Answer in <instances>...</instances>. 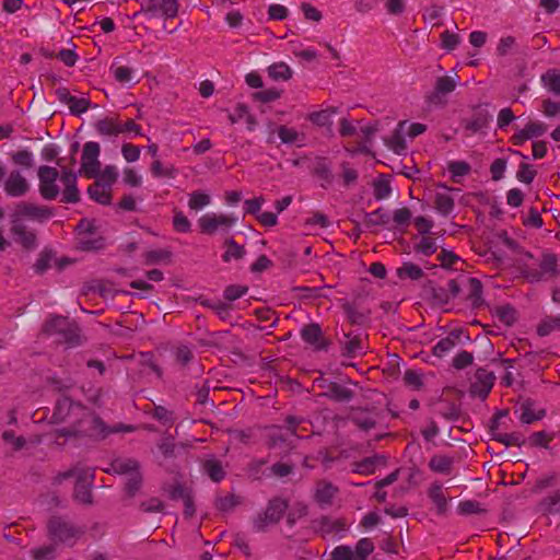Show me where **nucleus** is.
I'll list each match as a JSON object with an SVG mask.
<instances>
[{
  "label": "nucleus",
  "instance_id": "f257e3e1",
  "mask_svg": "<svg viewBox=\"0 0 560 560\" xmlns=\"http://www.w3.org/2000/svg\"><path fill=\"white\" fill-rule=\"evenodd\" d=\"M39 179V192L44 199L54 200L62 192V201L77 202L80 191L77 187V175L70 171H63L59 175L55 167L40 166L37 172Z\"/></svg>",
  "mask_w": 560,
  "mask_h": 560
},
{
  "label": "nucleus",
  "instance_id": "f03ea898",
  "mask_svg": "<svg viewBox=\"0 0 560 560\" xmlns=\"http://www.w3.org/2000/svg\"><path fill=\"white\" fill-rule=\"evenodd\" d=\"M117 177V167L115 165H106L100 175L93 177L95 182L88 188L90 198L100 205H109L113 199V186Z\"/></svg>",
  "mask_w": 560,
  "mask_h": 560
},
{
  "label": "nucleus",
  "instance_id": "7ed1b4c3",
  "mask_svg": "<svg viewBox=\"0 0 560 560\" xmlns=\"http://www.w3.org/2000/svg\"><path fill=\"white\" fill-rule=\"evenodd\" d=\"M236 223L232 214L208 212L198 219V226L201 233L213 235L219 232H229Z\"/></svg>",
  "mask_w": 560,
  "mask_h": 560
},
{
  "label": "nucleus",
  "instance_id": "20e7f679",
  "mask_svg": "<svg viewBox=\"0 0 560 560\" xmlns=\"http://www.w3.org/2000/svg\"><path fill=\"white\" fill-rule=\"evenodd\" d=\"M100 153L101 147L97 142L89 141L83 145L80 173L86 178H93L101 174Z\"/></svg>",
  "mask_w": 560,
  "mask_h": 560
},
{
  "label": "nucleus",
  "instance_id": "39448f33",
  "mask_svg": "<svg viewBox=\"0 0 560 560\" xmlns=\"http://www.w3.org/2000/svg\"><path fill=\"white\" fill-rule=\"evenodd\" d=\"M374 550V544L370 538H361L355 548L338 546L331 552L332 560H365Z\"/></svg>",
  "mask_w": 560,
  "mask_h": 560
},
{
  "label": "nucleus",
  "instance_id": "423d86ee",
  "mask_svg": "<svg viewBox=\"0 0 560 560\" xmlns=\"http://www.w3.org/2000/svg\"><path fill=\"white\" fill-rule=\"evenodd\" d=\"M78 416H86V421H91L95 424V427L101 425L98 420L92 418L88 415L86 410L79 404H73L69 399L65 398L60 400L56 407V411L54 413V418L59 421H63L67 418L73 419Z\"/></svg>",
  "mask_w": 560,
  "mask_h": 560
},
{
  "label": "nucleus",
  "instance_id": "0eeeda50",
  "mask_svg": "<svg viewBox=\"0 0 560 560\" xmlns=\"http://www.w3.org/2000/svg\"><path fill=\"white\" fill-rule=\"evenodd\" d=\"M547 130V126L541 121H530L523 129L513 135L511 141L514 145H522L532 138L542 136Z\"/></svg>",
  "mask_w": 560,
  "mask_h": 560
},
{
  "label": "nucleus",
  "instance_id": "6e6552de",
  "mask_svg": "<svg viewBox=\"0 0 560 560\" xmlns=\"http://www.w3.org/2000/svg\"><path fill=\"white\" fill-rule=\"evenodd\" d=\"M28 188L26 178L18 171L11 172L4 182V190L11 197L23 196Z\"/></svg>",
  "mask_w": 560,
  "mask_h": 560
},
{
  "label": "nucleus",
  "instance_id": "1a4fd4ad",
  "mask_svg": "<svg viewBox=\"0 0 560 560\" xmlns=\"http://www.w3.org/2000/svg\"><path fill=\"white\" fill-rule=\"evenodd\" d=\"M49 533L54 539L71 542L78 532L68 523L59 518H54L49 522Z\"/></svg>",
  "mask_w": 560,
  "mask_h": 560
},
{
  "label": "nucleus",
  "instance_id": "9d476101",
  "mask_svg": "<svg viewBox=\"0 0 560 560\" xmlns=\"http://www.w3.org/2000/svg\"><path fill=\"white\" fill-rule=\"evenodd\" d=\"M67 476H75L77 478L75 498L82 503H90L91 491L86 486L91 483L93 475L89 470L83 471L81 475L73 470L68 472Z\"/></svg>",
  "mask_w": 560,
  "mask_h": 560
},
{
  "label": "nucleus",
  "instance_id": "9b49d317",
  "mask_svg": "<svg viewBox=\"0 0 560 560\" xmlns=\"http://www.w3.org/2000/svg\"><path fill=\"white\" fill-rule=\"evenodd\" d=\"M339 113L338 106L326 105L318 110L308 114V120L313 124L324 127L332 122V118Z\"/></svg>",
  "mask_w": 560,
  "mask_h": 560
},
{
  "label": "nucleus",
  "instance_id": "f8f14e48",
  "mask_svg": "<svg viewBox=\"0 0 560 560\" xmlns=\"http://www.w3.org/2000/svg\"><path fill=\"white\" fill-rule=\"evenodd\" d=\"M100 136L110 137L121 135L120 120L117 117H105L94 124Z\"/></svg>",
  "mask_w": 560,
  "mask_h": 560
},
{
  "label": "nucleus",
  "instance_id": "ddd939ff",
  "mask_svg": "<svg viewBox=\"0 0 560 560\" xmlns=\"http://www.w3.org/2000/svg\"><path fill=\"white\" fill-rule=\"evenodd\" d=\"M521 409H522V413H521L520 419L522 422L527 423V424L542 419L546 415L545 409L539 408L533 401H525L522 405Z\"/></svg>",
  "mask_w": 560,
  "mask_h": 560
},
{
  "label": "nucleus",
  "instance_id": "4468645a",
  "mask_svg": "<svg viewBox=\"0 0 560 560\" xmlns=\"http://www.w3.org/2000/svg\"><path fill=\"white\" fill-rule=\"evenodd\" d=\"M211 195L203 190H195L189 194L188 207L192 211H200L211 203Z\"/></svg>",
  "mask_w": 560,
  "mask_h": 560
},
{
  "label": "nucleus",
  "instance_id": "2eb2a0df",
  "mask_svg": "<svg viewBox=\"0 0 560 560\" xmlns=\"http://www.w3.org/2000/svg\"><path fill=\"white\" fill-rule=\"evenodd\" d=\"M278 136H279L281 142L285 143V144L302 145L304 142V139H305L303 133L299 132L294 128L287 127V126L279 127Z\"/></svg>",
  "mask_w": 560,
  "mask_h": 560
},
{
  "label": "nucleus",
  "instance_id": "dca6fc26",
  "mask_svg": "<svg viewBox=\"0 0 560 560\" xmlns=\"http://www.w3.org/2000/svg\"><path fill=\"white\" fill-rule=\"evenodd\" d=\"M12 232L15 235L16 242H19L25 248H33L36 244V236L33 232L27 231L20 223H15L12 228Z\"/></svg>",
  "mask_w": 560,
  "mask_h": 560
},
{
  "label": "nucleus",
  "instance_id": "f3484780",
  "mask_svg": "<svg viewBox=\"0 0 560 560\" xmlns=\"http://www.w3.org/2000/svg\"><path fill=\"white\" fill-rule=\"evenodd\" d=\"M49 211L46 208L37 207L30 203L20 205L16 209L18 217H26L31 219H45L49 217Z\"/></svg>",
  "mask_w": 560,
  "mask_h": 560
},
{
  "label": "nucleus",
  "instance_id": "a211bd4d",
  "mask_svg": "<svg viewBox=\"0 0 560 560\" xmlns=\"http://www.w3.org/2000/svg\"><path fill=\"white\" fill-rule=\"evenodd\" d=\"M224 246H225V252L222 255V259L224 262L240 260L245 255L244 247L236 244V242L233 238H228L224 243Z\"/></svg>",
  "mask_w": 560,
  "mask_h": 560
},
{
  "label": "nucleus",
  "instance_id": "6ab92c4d",
  "mask_svg": "<svg viewBox=\"0 0 560 560\" xmlns=\"http://www.w3.org/2000/svg\"><path fill=\"white\" fill-rule=\"evenodd\" d=\"M337 492V488L326 481H320L316 486L315 499L320 504H328Z\"/></svg>",
  "mask_w": 560,
  "mask_h": 560
},
{
  "label": "nucleus",
  "instance_id": "aec40b11",
  "mask_svg": "<svg viewBox=\"0 0 560 560\" xmlns=\"http://www.w3.org/2000/svg\"><path fill=\"white\" fill-rule=\"evenodd\" d=\"M541 83L547 91L560 95V72L558 70L550 69L544 73Z\"/></svg>",
  "mask_w": 560,
  "mask_h": 560
},
{
  "label": "nucleus",
  "instance_id": "412c9836",
  "mask_svg": "<svg viewBox=\"0 0 560 560\" xmlns=\"http://www.w3.org/2000/svg\"><path fill=\"white\" fill-rule=\"evenodd\" d=\"M447 170L455 183H460L462 178L469 175L471 167L465 161H451L447 163Z\"/></svg>",
  "mask_w": 560,
  "mask_h": 560
},
{
  "label": "nucleus",
  "instance_id": "4be33fe9",
  "mask_svg": "<svg viewBox=\"0 0 560 560\" xmlns=\"http://www.w3.org/2000/svg\"><path fill=\"white\" fill-rule=\"evenodd\" d=\"M267 72L275 81H288L292 77V70L285 62H276L269 66Z\"/></svg>",
  "mask_w": 560,
  "mask_h": 560
},
{
  "label": "nucleus",
  "instance_id": "5701e85b",
  "mask_svg": "<svg viewBox=\"0 0 560 560\" xmlns=\"http://www.w3.org/2000/svg\"><path fill=\"white\" fill-rule=\"evenodd\" d=\"M285 508H287V504L284 501H282L280 499H275V500L270 501V503L266 510V517L270 522H277L278 520H280V517L284 513Z\"/></svg>",
  "mask_w": 560,
  "mask_h": 560
},
{
  "label": "nucleus",
  "instance_id": "b1692460",
  "mask_svg": "<svg viewBox=\"0 0 560 560\" xmlns=\"http://www.w3.org/2000/svg\"><path fill=\"white\" fill-rule=\"evenodd\" d=\"M122 183L132 188H138L143 183L142 175L133 167H125L122 171Z\"/></svg>",
  "mask_w": 560,
  "mask_h": 560
},
{
  "label": "nucleus",
  "instance_id": "393cba45",
  "mask_svg": "<svg viewBox=\"0 0 560 560\" xmlns=\"http://www.w3.org/2000/svg\"><path fill=\"white\" fill-rule=\"evenodd\" d=\"M206 474L215 482L224 478V470L221 464L215 459H208L203 464Z\"/></svg>",
  "mask_w": 560,
  "mask_h": 560
},
{
  "label": "nucleus",
  "instance_id": "a878e982",
  "mask_svg": "<svg viewBox=\"0 0 560 560\" xmlns=\"http://www.w3.org/2000/svg\"><path fill=\"white\" fill-rule=\"evenodd\" d=\"M427 130V126L420 122L408 124L401 121L398 124V132L405 133L410 138H416Z\"/></svg>",
  "mask_w": 560,
  "mask_h": 560
},
{
  "label": "nucleus",
  "instance_id": "bb28decb",
  "mask_svg": "<svg viewBox=\"0 0 560 560\" xmlns=\"http://www.w3.org/2000/svg\"><path fill=\"white\" fill-rule=\"evenodd\" d=\"M457 80L455 77L444 75L440 77L435 83L436 94H448L455 90Z\"/></svg>",
  "mask_w": 560,
  "mask_h": 560
},
{
  "label": "nucleus",
  "instance_id": "cd10ccee",
  "mask_svg": "<svg viewBox=\"0 0 560 560\" xmlns=\"http://www.w3.org/2000/svg\"><path fill=\"white\" fill-rule=\"evenodd\" d=\"M435 208L442 214H448L454 208V200L447 192L435 195Z\"/></svg>",
  "mask_w": 560,
  "mask_h": 560
},
{
  "label": "nucleus",
  "instance_id": "c85d7f7f",
  "mask_svg": "<svg viewBox=\"0 0 560 560\" xmlns=\"http://www.w3.org/2000/svg\"><path fill=\"white\" fill-rule=\"evenodd\" d=\"M171 258V253L167 249H152L145 253L144 262L147 265H155L166 262Z\"/></svg>",
  "mask_w": 560,
  "mask_h": 560
},
{
  "label": "nucleus",
  "instance_id": "c756f323",
  "mask_svg": "<svg viewBox=\"0 0 560 560\" xmlns=\"http://www.w3.org/2000/svg\"><path fill=\"white\" fill-rule=\"evenodd\" d=\"M397 273L401 279L409 278L412 280L420 279L423 275L421 268L412 262H405L398 268Z\"/></svg>",
  "mask_w": 560,
  "mask_h": 560
},
{
  "label": "nucleus",
  "instance_id": "7c9ffc66",
  "mask_svg": "<svg viewBox=\"0 0 560 560\" xmlns=\"http://www.w3.org/2000/svg\"><path fill=\"white\" fill-rule=\"evenodd\" d=\"M456 338L457 337L455 336H447L446 338L441 339L433 348L434 355L443 357L450 352L455 347Z\"/></svg>",
  "mask_w": 560,
  "mask_h": 560
},
{
  "label": "nucleus",
  "instance_id": "2f4dec72",
  "mask_svg": "<svg viewBox=\"0 0 560 560\" xmlns=\"http://www.w3.org/2000/svg\"><path fill=\"white\" fill-rule=\"evenodd\" d=\"M69 327V322L66 317H52L46 324V330L49 334H65V329Z\"/></svg>",
  "mask_w": 560,
  "mask_h": 560
},
{
  "label": "nucleus",
  "instance_id": "473e14b6",
  "mask_svg": "<svg viewBox=\"0 0 560 560\" xmlns=\"http://www.w3.org/2000/svg\"><path fill=\"white\" fill-rule=\"evenodd\" d=\"M112 72L119 83H129L133 78V70L127 66L112 67Z\"/></svg>",
  "mask_w": 560,
  "mask_h": 560
},
{
  "label": "nucleus",
  "instance_id": "72a5a7b5",
  "mask_svg": "<svg viewBox=\"0 0 560 560\" xmlns=\"http://www.w3.org/2000/svg\"><path fill=\"white\" fill-rule=\"evenodd\" d=\"M417 248L423 255L430 256V255H432L436 250L438 245H436L435 240L433 237H431L430 235L425 234V235H422L420 242L417 245Z\"/></svg>",
  "mask_w": 560,
  "mask_h": 560
},
{
  "label": "nucleus",
  "instance_id": "f704fd0d",
  "mask_svg": "<svg viewBox=\"0 0 560 560\" xmlns=\"http://www.w3.org/2000/svg\"><path fill=\"white\" fill-rule=\"evenodd\" d=\"M451 459L446 456L438 455L431 458L430 468L436 472H447L451 468Z\"/></svg>",
  "mask_w": 560,
  "mask_h": 560
},
{
  "label": "nucleus",
  "instance_id": "c9c22d12",
  "mask_svg": "<svg viewBox=\"0 0 560 560\" xmlns=\"http://www.w3.org/2000/svg\"><path fill=\"white\" fill-rule=\"evenodd\" d=\"M281 92L275 88L259 91L253 94V100L261 103H269L278 100Z\"/></svg>",
  "mask_w": 560,
  "mask_h": 560
},
{
  "label": "nucleus",
  "instance_id": "e433bc0d",
  "mask_svg": "<svg viewBox=\"0 0 560 560\" xmlns=\"http://www.w3.org/2000/svg\"><path fill=\"white\" fill-rule=\"evenodd\" d=\"M541 113L547 118H553L560 114V102L546 98L541 102Z\"/></svg>",
  "mask_w": 560,
  "mask_h": 560
},
{
  "label": "nucleus",
  "instance_id": "4c0bfd02",
  "mask_svg": "<svg viewBox=\"0 0 560 560\" xmlns=\"http://www.w3.org/2000/svg\"><path fill=\"white\" fill-rule=\"evenodd\" d=\"M121 154L128 163H133L139 160L141 149L132 143H124L121 145Z\"/></svg>",
  "mask_w": 560,
  "mask_h": 560
},
{
  "label": "nucleus",
  "instance_id": "58836bf2",
  "mask_svg": "<svg viewBox=\"0 0 560 560\" xmlns=\"http://www.w3.org/2000/svg\"><path fill=\"white\" fill-rule=\"evenodd\" d=\"M289 10L287 7L278 3L268 7V19L272 21H283L288 18Z\"/></svg>",
  "mask_w": 560,
  "mask_h": 560
},
{
  "label": "nucleus",
  "instance_id": "ea45409f",
  "mask_svg": "<svg viewBox=\"0 0 560 560\" xmlns=\"http://www.w3.org/2000/svg\"><path fill=\"white\" fill-rule=\"evenodd\" d=\"M302 338L310 345H316L320 337V329L317 325H307L302 331Z\"/></svg>",
  "mask_w": 560,
  "mask_h": 560
},
{
  "label": "nucleus",
  "instance_id": "a19ab883",
  "mask_svg": "<svg viewBox=\"0 0 560 560\" xmlns=\"http://www.w3.org/2000/svg\"><path fill=\"white\" fill-rule=\"evenodd\" d=\"M536 176V171L532 165L527 163H522L517 171L516 177L520 182L525 184H530Z\"/></svg>",
  "mask_w": 560,
  "mask_h": 560
},
{
  "label": "nucleus",
  "instance_id": "79ce46f5",
  "mask_svg": "<svg viewBox=\"0 0 560 560\" xmlns=\"http://www.w3.org/2000/svg\"><path fill=\"white\" fill-rule=\"evenodd\" d=\"M178 12V0H162L160 3V13L167 18H175Z\"/></svg>",
  "mask_w": 560,
  "mask_h": 560
},
{
  "label": "nucleus",
  "instance_id": "37998d69",
  "mask_svg": "<svg viewBox=\"0 0 560 560\" xmlns=\"http://www.w3.org/2000/svg\"><path fill=\"white\" fill-rule=\"evenodd\" d=\"M555 329H560V316L550 317V318H547L546 320H544L538 326V334L540 336H546Z\"/></svg>",
  "mask_w": 560,
  "mask_h": 560
},
{
  "label": "nucleus",
  "instance_id": "c03bdc74",
  "mask_svg": "<svg viewBox=\"0 0 560 560\" xmlns=\"http://www.w3.org/2000/svg\"><path fill=\"white\" fill-rule=\"evenodd\" d=\"M300 8L308 21L319 22L323 18L322 12L311 3L302 2Z\"/></svg>",
  "mask_w": 560,
  "mask_h": 560
},
{
  "label": "nucleus",
  "instance_id": "a18cd8bd",
  "mask_svg": "<svg viewBox=\"0 0 560 560\" xmlns=\"http://www.w3.org/2000/svg\"><path fill=\"white\" fill-rule=\"evenodd\" d=\"M430 497L435 503L440 513H443L447 506V500L443 495L441 487H434L430 490Z\"/></svg>",
  "mask_w": 560,
  "mask_h": 560
},
{
  "label": "nucleus",
  "instance_id": "49530a36",
  "mask_svg": "<svg viewBox=\"0 0 560 560\" xmlns=\"http://www.w3.org/2000/svg\"><path fill=\"white\" fill-rule=\"evenodd\" d=\"M459 44V37L455 33L445 31L441 34V45L444 49L453 50Z\"/></svg>",
  "mask_w": 560,
  "mask_h": 560
},
{
  "label": "nucleus",
  "instance_id": "de8ad7c7",
  "mask_svg": "<svg viewBox=\"0 0 560 560\" xmlns=\"http://www.w3.org/2000/svg\"><path fill=\"white\" fill-rule=\"evenodd\" d=\"M174 229L180 233H187L190 231V221L182 212H176L173 219Z\"/></svg>",
  "mask_w": 560,
  "mask_h": 560
},
{
  "label": "nucleus",
  "instance_id": "09e8293b",
  "mask_svg": "<svg viewBox=\"0 0 560 560\" xmlns=\"http://www.w3.org/2000/svg\"><path fill=\"white\" fill-rule=\"evenodd\" d=\"M378 462V458H366L358 464L355 471L362 475H372L375 472Z\"/></svg>",
  "mask_w": 560,
  "mask_h": 560
},
{
  "label": "nucleus",
  "instance_id": "8fccbe9b",
  "mask_svg": "<svg viewBox=\"0 0 560 560\" xmlns=\"http://www.w3.org/2000/svg\"><path fill=\"white\" fill-rule=\"evenodd\" d=\"M390 194V186L384 178L377 179L374 183V195L377 199H385Z\"/></svg>",
  "mask_w": 560,
  "mask_h": 560
},
{
  "label": "nucleus",
  "instance_id": "3c124183",
  "mask_svg": "<svg viewBox=\"0 0 560 560\" xmlns=\"http://www.w3.org/2000/svg\"><path fill=\"white\" fill-rule=\"evenodd\" d=\"M506 168V162L503 159H497L492 162L490 166V173L492 176V179L499 180L503 177V174Z\"/></svg>",
  "mask_w": 560,
  "mask_h": 560
},
{
  "label": "nucleus",
  "instance_id": "603ef678",
  "mask_svg": "<svg viewBox=\"0 0 560 560\" xmlns=\"http://www.w3.org/2000/svg\"><path fill=\"white\" fill-rule=\"evenodd\" d=\"M265 202L262 197H257L253 199H247L244 202L246 213L258 215L260 213V209Z\"/></svg>",
  "mask_w": 560,
  "mask_h": 560
},
{
  "label": "nucleus",
  "instance_id": "864d4df0",
  "mask_svg": "<svg viewBox=\"0 0 560 560\" xmlns=\"http://www.w3.org/2000/svg\"><path fill=\"white\" fill-rule=\"evenodd\" d=\"M439 260L441 261V266L444 268H455V265L459 260V257L452 252L443 249L439 254Z\"/></svg>",
  "mask_w": 560,
  "mask_h": 560
},
{
  "label": "nucleus",
  "instance_id": "5fc2aeb1",
  "mask_svg": "<svg viewBox=\"0 0 560 560\" xmlns=\"http://www.w3.org/2000/svg\"><path fill=\"white\" fill-rule=\"evenodd\" d=\"M497 315L499 316V318L505 323L506 325H511L512 323L515 322L516 319V315H515V311L513 307L511 306H502V307H499L497 310Z\"/></svg>",
  "mask_w": 560,
  "mask_h": 560
},
{
  "label": "nucleus",
  "instance_id": "6e6d98bb",
  "mask_svg": "<svg viewBox=\"0 0 560 560\" xmlns=\"http://www.w3.org/2000/svg\"><path fill=\"white\" fill-rule=\"evenodd\" d=\"M515 45V38L512 36L502 37L498 44V54L504 56L509 54Z\"/></svg>",
  "mask_w": 560,
  "mask_h": 560
},
{
  "label": "nucleus",
  "instance_id": "4d7b16f0",
  "mask_svg": "<svg viewBox=\"0 0 560 560\" xmlns=\"http://www.w3.org/2000/svg\"><path fill=\"white\" fill-rule=\"evenodd\" d=\"M385 9L389 14L398 15L405 11L404 0H386Z\"/></svg>",
  "mask_w": 560,
  "mask_h": 560
},
{
  "label": "nucleus",
  "instance_id": "13d9d810",
  "mask_svg": "<svg viewBox=\"0 0 560 560\" xmlns=\"http://www.w3.org/2000/svg\"><path fill=\"white\" fill-rule=\"evenodd\" d=\"M244 16L238 10H232L226 13L225 22L230 27L236 28L240 27L243 23Z\"/></svg>",
  "mask_w": 560,
  "mask_h": 560
},
{
  "label": "nucleus",
  "instance_id": "bf43d9fd",
  "mask_svg": "<svg viewBox=\"0 0 560 560\" xmlns=\"http://www.w3.org/2000/svg\"><path fill=\"white\" fill-rule=\"evenodd\" d=\"M121 133H133L136 136L142 135V128L140 125L136 124L132 119H128L126 121L120 120Z\"/></svg>",
  "mask_w": 560,
  "mask_h": 560
},
{
  "label": "nucleus",
  "instance_id": "052dcab7",
  "mask_svg": "<svg viewBox=\"0 0 560 560\" xmlns=\"http://www.w3.org/2000/svg\"><path fill=\"white\" fill-rule=\"evenodd\" d=\"M413 223L418 232L422 235L428 234L433 226V222L425 217H417Z\"/></svg>",
  "mask_w": 560,
  "mask_h": 560
},
{
  "label": "nucleus",
  "instance_id": "680f3d73",
  "mask_svg": "<svg viewBox=\"0 0 560 560\" xmlns=\"http://www.w3.org/2000/svg\"><path fill=\"white\" fill-rule=\"evenodd\" d=\"M246 291L247 289L245 287L231 285L225 289L224 296L230 301H234L243 296L246 293Z\"/></svg>",
  "mask_w": 560,
  "mask_h": 560
},
{
  "label": "nucleus",
  "instance_id": "e2e57ef3",
  "mask_svg": "<svg viewBox=\"0 0 560 560\" xmlns=\"http://www.w3.org/2000/svg\"><path fill=\"white\" fill-rule=\"evenodd\" d=\"M246 84L252 89H260L264 85L262 78L257 71H250L245 75Z\"/></svg>",
  "mask_w": 560,
  "mask_h": 560
},
{
  "label": "nucleus",
  "instance_id": "0e129e2a",
  "mask_svg": "<svg viewBox=\"0 0 560 560\" xmlns=\"http://www.w3.org/2000/svg\"><path fill=\"white\" fill-rule=\"evenodd\" d=\"M515 119L513 112L510 108H503L498 114V126L503 128Z\"/></svg>",
  "mask_w": 560,
  "mask_h": 560
},
{
  "label": "nucleus",
  "instance_id": "69168bd1",
  "mask_svg": "<svg viewBox=\"0 0 560 560\" xmlns=\"http://www.w3.org/2000/svg\"><path fill=\"white\" fill-rule=\"evenodd\" d=\"M471 362H472V355L467 351H463V352L456 354V357L454 358L453 364L457 369H463V368H466L467 365H469Z\"/></svg>",
  "mask_w": 560,
  "mask_h": 560
},
{
  "label": "nucleus",
  "instance_id": "338daca9",
  "mask_svg": "<svg viewBox=\"0 0 560 560\" xmlns=\"http://www.w3.org/2000/svg\"><path fill=\"white\" fill-rule=\"evenodd\" d=\"M13 161L19 165L31 167L33 164V155L27 151H21L14 154Z\"/></svg>",
  "mask_w": 560,
  "mask_h": 560
},
{
  "label": "nucleus",
  "instance_id": "774afa93",
  "mask_svg": "<svg viewBox=\"0 0 560 560\" xmlns=\"http://www.w3.org/2000/svg\"><path fill=\"white\" fill-rule=\"evenodd\" d=\"M506 200L511 207H520L523 202V194L520 189L513 188L508 191Z\"/></svg>",
  "mask_w": 560,
  "mask_h": 560
}]
</instances>
